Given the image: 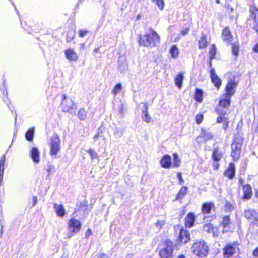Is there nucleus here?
<instances>
[{
    "label": "nucleus",
    "mask_w": 258,
    "mask_h": 258,
    "mask_svg": "<svg viewBox=\"0 0 258 258\" xmlns=\"http://www.w3.org/2000/svg\"><path fill=\"white\" fill-rule=\"evenodd\" d=\"M160 38L158 34L154 30L151 29L149 33L139 36V44L146 47H152L158 45Z\"/></svg>",
    "instance_id": "f257e3e1"
},
{
    "label": "nucleus",
    "mask_w": 258,
    "mask_h": 258,
    "mask_svg": "<svg viewBox=\"0 0 258 258\" xmlns=\"http://www.w3.org/2000/svg\"><path fill=\"white\" fill-rule=\"evenodd\" d=\"M208 247L204 241L196 242L192 246V251L198 256H205L208 253Z\"/></svg>",
    "instance_id": "f03ea898"
},
{
    "label": "nucleus",
    "mask_w": 258,
    "mask_h": 258,
    "mask_svg": "<svg viewBox=\"0 0 258 258\" xmlns=\"http://www.w3.org/2000/svg\"><path fill=\"white\" fill-rule=\"evenodd\" d=\"M174 248L173 243L170 240H167L159 252L160 258H172Z\"/></svg>",
    "instance_id": "7ed1b4c3"
},
{
    "label": "nucleus",
    "mask_w": 258,
    "mask_h": 258,
    "mask_svg": "<svg viewBox=\"0 0 258 258\" xmlns=\"http://www.w3.org/2000/svg\"><path fill=\"white\" fill-rule=\"evenodd\" d=\"M81 222L74 218H71L68 223V228L69 231L68 237L71 238L74 234L79 232L81 228Z\"/></svg>",
    "instance_id": "20e7f679"
},
{
    "label": "nucleus",
    "mask_w": 258,
    "mask_h": 258,
    "mask_svg": "<svg viewBox=\"0 0 258 258\" xmlns=\"http://www.w3.org/2000/svg\"><path fill=\"white\" fill-rule=\"evenodd\" d=\"M63 99L61 104V109L63 112H70L75 111V106L72 99L66 95H63Z\"/></svg>",
    "instance_id": "39448f33"
},
{
    "label": "nucleus",
    "mask_w": 258,
    "mask_h": 258,
    "mask_svg": "<svg viewBox=\"0 0 258 258\" xmlns=\"http://www.w3.org/2000/svg\"><path fill=\"white\" fill-rule=\"evenodd\" d=\"M50 154L56 155L60 150V139L57 135L51 137L50 142Z\"/></svg>",
    "instance_id": "423d86ee"
},
{
    "label": "nucleus",
    "mask_w": 258,
    "mask_h": 258,
    "mask_svg": "<svg viewBox=\"0 0 258 258\" xmlns=\"http://www.w3.org/2000/svg\"><path fill=\"white\" fill-rule=\"evenodd\" d=\"M239 250L236 243L227 244L223 249L224 258H230Z\"/></svg>",
    "instance_id": "0eeeda50"
},
{
    "label": "nucleus",
    "mask_w": 258,
    "mask_h": 258,
    "mask_svg": "<svg viewBox=\"0 0 258 258\" xmlns=\"http://www.w3.org/2000/svg\"><path fill=\"white\" fill-rule=\"evenodd\" d=\"M231 156L234 160L238 159L241 153V145L234 141L231 145Z\"/></svg>",
    "instance_id": "6e6552de"
},
{
    "label": "nucleus",
    "mask_w": 258,
    "mask_h": 258,
    "mask_svg": "<svg viewBox=\"0 0 258 258\" xmlns=\"http://www.w3.org/2000/svg\"><path fill=\"white\" fill-rule=\"evenodd\" d=\"M236 86L237 83L235 82L232 80L229 81L226 86L224 95L231 97L234 94Z\"/></svg>",
    "instance_id": "1a4fd4ad"
},
{
    "label": "nucleus",
    "mask_w": 258,
    "mask_h": 258,
    "mask_svg": "<svg viewBox=\"0 0 258 258\" xmlns=\"http://www.w3.org/2000/svg\"><path fill=\"white\" fill-rule=\"evenodd\" d=\"M210 74L212 82L214 84L215 87L219 89L221 85V80L216 74L214 68L211 69Z\"/></svg>",
    "instance_id": "9d476101"
},
{
    "label": "nucleus",
    "mask_w": 258,
    "mask_h": 258,
    "mask_svg": "<svg viewBox=\"0 0 258 258\" xmlns=\"http://www.w3.org/2000/svg\"><path fill=\"white\" fill-rule=\"evenodd\" d=\"M190 239L189 232L185 229H181L179 232L178 241L184 244L187 243Z\"/></svg>",
    "instance_id": "9b49d317"
},
{
    "label": "nucleus",
    "mask_w": 258,
    "mask_h": 258,
    "mask_svg": "<svg viewBox=\"0 0 258 258\" xmlns=\"http://www.w3.org/2000/svg\"><path fill=\"white\" fill-rule=\"evenodd\" d=\"M66 58L71 61H76L78 59V55L76 52L71 48L67 49L64 51Z\"/></svg>",
    "instance_id": "f8f14e48"
},
{
    "label": "nucleus",
    "mask_w": 258,
    "mask_h": 258,
    "mask_svg": "<svg viewBox=\"0 0 258 258\" xmlns=\"http://www.w3.org/2000/svg\"><path fill=\"white\" fill-rule=\"evenodd\" d=\"M160 163L162 167L169 168L172 164L171 158L169 155H165L161 158Z\"/></svg>",
    "instance_id": "ddd939ff"
},
{
    "label": "nucleus",
    "mask_w": 258,
    "mask_h": 258,
    "mask_svg": "<svg viewBox=\"0 0 258 258\" xmlns=\"http://www.w3.org/2000/svg\"><path fill=\"white\" fill-rule=\"evenodd\" d=\"M30 156L33 161L36 163H38L40 161V152L38 149L36 147H33L30 153Z\"/></svg>",
    "instance_id": "4468645a"
},
{
    "label": "nucleus",
    "mask_w": 258,
    "mask_h": 258,
    "mask_svg": "<svg viewBox=\"0 0 258 258\" xmlns=\"http://www.w3.org/2000/svg\"><path fill=\"white\" fill-rule=\"evenodd\" d=\"M222 37L225 42L227 43L228 44H231L232 37L228 27L225 28L223 30Z\"/></svg>",
    "instance_id": "2eb2a0df"
},
{
    "label": "nucleus",
    "mask_w": 258,
    "mask_h": 258,
    "mask_svg": "<svg viewBox=\"0 0 258 258\" xmlns=\"http://www.w3.org/2000/svg\"><path fill=\"white\" fill-rule=\"evenodd\" d=\"M235 174V165L233 163H230L228 168L226 169L224 172L225 176L227 177L229 179H232L234 176Z\"/></svg>",
    "instance_id": "dca6fc26"
},
{
    "label": "nucleus",
    "mask_w": 258,
    "mask_h": 258,
    "mask_svg": "<svg viewBox=\"0 0 258 258\" xmlns=\"http://www.w3.org/2000/svg\"><path fill=\"white\" fill-rule=\"evenodd\" d=\"M221 99L219 101V104L220 106L224 108H227L229 106L230 103V97L226 96L223 95L220 97Z\"/></svg>",
    "instance_id": "f3484780"
},
{
    "label": "nucleus",
    "mask_w": 258,
    "mask_h": 258,
    "mask_svg": "<svg viewBox=\"0 0 258 258\" xmlns=\"http://www.w3.org/2000/svg\"><path fill=\"white\" fill-rule=\"evenodd\" d=\"M54 209L58 216L62 217L66 214V211L64 207L61 204H54Z\"/></svg>",
    "instance_id": "a211bd4d"
},
{
    "label": "nucleus",
    "mask_w": 258,
    "mask_h": 258,
    "mask_svg": "<svg viewBox=\"0 0 258 258\" xmlns=\"http://www.w3.org/2000/svg\"><path fill=\"white\" fill-rule=\"evenodd\" d=\"M195 216L193 213H189L185 219V224L187 227H191L194 225Z\"/></svg>",
    "instance_id": "6ab92c4d"
},
{
    "label": "nucleus",
    "mask_w": 258,
    "mask_h": 258,
    "mask_svg": "<svg viewBox=\"0 0 258 258\" xmlns=\"http://www.w3.org/2000/svg\"><path fill=\"white\" fill-rule=\"evenodd\" d=\"M214 207V205L212 202L204 203L202 205V212L204 214L210 213L212 209Z\"/></svg>",
    "instance_id": "aec40b11"
},
{
    "label": "nucleus",
    "mask_w": 258,
    "mask_h": 258,
    "mask_svg": "<svg viewBox=\"0 0 258 258\" xmlns=\"http://www.w3.org/2000/svg\"><path fill=\"white\" fill-rule=\"evenodd\" d=\"M203 230L209 233H213L214 236H216L215 232L217 231V229L216 228H214L213 225L210 223L205 224L203 226Z\"/></svg>",
    "instance_id": "412c9836"
},
{
    "label": "nucleus",
    "mask_w": 258,
    "mask_h": 258,
    "mask_svg": "<svg viewBox=\"0 0 258 258\" xmlns=\"http://www.w3.org/2000/svg\"><path fill=\"white\" fill-rule=\"evenodd\" d=\"M207 44L206 35L203 33L198 42L199 48L202 49L206 48L207 46Z\"/></svg>",
    "instance_id": "4be33fe9"
},
{
    "label": "nucleus",
    "mask_w": 258,
    "mask_h": 258,
    "mask_svg": "<svg viewBox=\"0 0 258 258\" xmlns=\"http://www.w3.org/2000/svg\"><path fill=\"white\" fill-rule=\"evenodd\" d=\"M201 137L204 138V140H207L212 139L213 138V135L208 130L202 129L200 136L198 137L197 139H198Z\"/></svg>",
    "instance_id": "5701e85b"
},
{
    "label": "nucleus",
    "mask_w": 258,
    "mask_h": 258,
    "mask_svg": "<svg viewBox=\"0 0 258 258\" xmlns=\"http://www.w3.org/2000/svg\"><path fill=\"white\" fill-rule=\"evenodd\" d=\"M243 190L244 192L243 198L246 199H250L252 195L251 187L249 185H246L243 187Z\"/></svg>",
    "instance_id": "b1692460"
},
{
    "label": "nucleus",
    "mask_w": 258,
    "mask_h": 258,
    "mask_svg": "<svg viewBox=\"0 0 258 258\" xmlns=\"http://www.w3.org/2000/svg\"><path fill=\"white\" fill-rule=\"evenodd\" d=\"M225 114H222L220 116H219L217 118V121L218 123H223V127L224 129H226L228 125L229 121L228 119L224 116Z\"/></svg>",
    "instance_id": "393cba45"
},
{
    "label": "nucleus",
    "mask_w": 258,
    "mask_h": 258,
    "mask_svg": "<svg viewBox=\"0 0 258 258\" xmlns=\"http://www.w3.org/2000/svg\"><path fill=\"white\" fill-rule=\"evenodd\" d=\"M203 92L201 89L197 88L195 93V99L197 102H201L203 100Z\"/></svg>",
    "instance_id": "a878e982"
},
{
    "label": "nucleus",
    "mask_w": 258,
    "mask_h": 258,
    "mask_svg": "<svg viewBox=\"0 0 258 258\" xmlns=\"http://www.w3.org/2000/svg\"><path fill=\"white\" fill-rule=\"evenodd\" d=\"M244 216L247 219H253L256 217V212L253 210H247L245 211Z\"/></svg>",
    "instance_id": "bb28decb"
},
{
    "label": "nucleus",
    "mask_w": 258,
    "mask_h": 258,
    "mask_svg": "<svg viewBox=\"0 0 258 258\" xmlns=\"http://www.w3.org/2000/svg\"><path fill=\"white\" fill-rule=\"evenodd\" d=\"M188 188L186 186H183L180 190L178 194L176 195V200H179L183 198L184 196L187 194Z\"/></svg>",
    "instance_id": "cd10ccee"
},
{
    "label": "nucleus",
    "mask_w": 258,
    "mask_h": 258,
    "mask_svg": "<svg viewBox=\"0 0 258 258\" xmlns=\"http://www.w3.org/2000/svg\"><path fill=\"white\" fill-rule=\"evenodd\" d=\"M183 78V74L180 73L175 78V84L179 88H181L182 87Z\"/></svg>",
    "instance_id": "c85d7f7f"
},
{
    "label": "nucleus",
    "mask_w": 258,
    "mask_h": 258,
    "mask_svg": "<svg viewBox=\"0 0 258 258\" xmlns=\"http://www.w3.org/2000/svg\"><path fill=\"white\" fill-rule=\"evenodd\" d=\"M170 53L173 58H177L179 54V50L176 45H173L171 47Z\"/></svg>",
    "instance_id": "c756f323"
},
{
    "label": "nucleus",
    "mask_w": 258,
    "mask_h": 258,
    "mask_svg": "<svg viewBox=\"0 0 258 258\" xmlns=\"http://www.w3.org/2000/svg\"><path fill=\"white\" fill-rule=\"evenodd\" d=\"M141 118L144 122L147 123H150L154 120V118L150 114H142Z\"/></svg>",
    "instance_id": "7c9ffc66"
},
{
    "label": "nucleus",
    "mask_w": 258,
    "mask_h": 258,
    "mask_svg": "<svg viewBox=\"0 0 258 258\" xmlns=\"http://www.w3.org/2000/svg\"><path fill=\"white\" fill-rule=\"evenodd\" d=\"M222 154L219 152L217 149H214L212 157L215 161L217 162L220 160L222 158Z\"/></svg>",
    "instance_id": "2f4dec72"
},
{
    "label": "nucleus",
    "mask_w": 258,
    "mask_h": 258,
    "mask_svg": "<svg viewBox=\"0 0 258 258\" xmlns=\"http://www.w3.org/2000/svg\"><path fill=\"white\" fill-rule=\"evenodd\" d=\"M86 152L89 154L91 160L94 159H98V155L97 153L93 149L89 148Z\"/></svg>",
    "instance_id": "473e14b6"
},
{
    "label": "nucleus",
    "mask_w": 258,
    "mask_h": 258,
    "mask_svg": "<svg viewBox=\"0 0 258 258\" xmlns=\"http://www.w3.org/2000/svg\"><path fill=\"white\" fill-rule=\"evenodd\" d=\"M34 129L33 128L28 130L25 134V137L28 141H32L33 138Z\"/></svg>",
    "instance_id": "72a5a7b5"
},
{
    "label": "nucleus",
    "mask_w": 258,
    "mask_h": 258,
    "mask_svg": "<svg viewBox=\"0 0 258 258\" xmlns=\"http://www.w3.org/2000/svg\"><path fill=\"white\" fill-rule=\"evenodd\" d=\"M173 166L175 167H178L181 163L180 160L179 159L177 153L173 154Z\"/></svg>",
    "instance_id": "f704fd0d"
},
{
    "label": "nucleus",
    "mask_w": 258,
    "mask_h": 258,
    "mask_svg": "<svg viewBox=\"0 0 258 258\" xmlns=\"http://www.w3.org/2000/svg\"><path fill=\"white\" fill-rule=\"evenodd\" d=\"M216 53V48L214 44L211 46V48L209 51L210 59V60L214 59L215 57V54Z\"/></svg>",
    "instance_id": "c9c22d12"
},
{
    "label": "nucleus",
    "mask_w": 258,
    "mask_h": 258,
    "mask_svg": "<svg viewBox=\"0 0 258 258\" xmlns=\"http://www.w3.org/2000/svg\"><path fill=\"white\" fill-rule=\"evenodd\" d=\"M138 109L142 111V113H148V106L146 103H141L138 106Z\"/></svg>",
    "instance_id": "e433bc0d"
},
{
    "label": "nucleus",
    "mask_w": 258,
    "mask_h": 258,
    "mask_svg": "<svg viewBox=\"0 0 258 258\" xmlns=\"http://www.w3.org/2000/svg\"><path fill=\"white\" fill-rule=\"evenodd\" d=\"M122 89L121 84L120 83L117 84L114 87V89L112 91V93L113 94L114 96H116V94L119 93Z\"/></svg>",
    "instance_id": "4c0bfd02"
},
{
    "label": "nucleus",
    "mask_w": 258,
    "mask_h": 258,
    "mask_svg": "<svg viewBox=\"0 0 258 258\" xmlns=\"http://www.w3.org/2000/svg\"><path fill=\"white\" fill-rule=\"evenodd\" d=\"M75 36V32L74 31H69L67 33L66 41L68 42H71L74 38Z\"/></svg>",
    "instance_id": "58836bf2"
},
{
    "label": "nucleus",
    "mask_w": 258,
    "mask_h": 258,
    "mask_svg": "<svg viewBox=\"0 0 258 258\" xmlns=\"http://www.w3.org/2000/svg\"><path fill=\"white\" fill-rule=\"evenodd\" d=\"M250 12L252 15V17L254 19H256V15L258 14V10L254 6H252L250 8Z\"/></svg>",
    "instance_id": "ea45409f"
},
{
    "label": "nucleus",
    "mask_w": 258,
    "mask_h": 258,
    "mask_svg": "<svg viewBox=\"0 0 258 258\" xmlns=\"http://www.w3.org/2000/svg\"><path fill=\"white\" fill-rule=\"evenodd\" d=\"M230 224V219L228 216H225L223 218L221 224L224 227L227 226Z\"/></svg>",
    "instance_id": "a19ab883"
},
{
    "label": "nucleus",
    "mask_w": 258,
    "mask_h": 258,
    "mask_svg": "<svg viewBox=\"0 0 258 258\" xmlns=\"http://www.w3.org/2000/svg\"><path fill=\"white\" fill-rule=\"evenodd\" d=\"M114 136L118 138H120L122 136L123 134V132L122 130L121 129H119V128H116L115 130L114 131Z\"/></svg>",
    "instance_id": "79ce46f5"
},
{
    "label": "nucleus",
    "mask_w": 258,
    "mask_h": 258,
    "mask_svg": "<svg viewBox=\"0 0 258 258\" xmlns=\"http://www.w3.org/2000/svg\"><path fill=\"white\" fill-rule=\"evenodd\" d=\"M155 2H156V5L161 10L164 9V2L163 0H156Z\"/></svg>",
    "instance_id": "37998d69"
},
{
    "label": "nucleus",
    "mask_w": 258,
    "mask_h": 258,
    "mask_svg": "<svg viewBox=\"0 0 258 258\" xmlns=\"http://www.w3.org/2000/svg\"><path fill=\"white\" fill-rule=\"evenodd\" d=\"M165 224V220H158L156 224V226L158 229H161Z\"/></svg>",
    "instance_id": "c03bdc74"
},
{
    "label": "nucleus",
    "mask_w": 258,
    "mask_h": 258,
    "mask_svg": "<svg viewBox=\"0 0 258 258\" xmlns=\"http://www.w3.org/2000/svg\"><path fill=\"white\" fill-rule=\"evenodd\" d=\"M203 120V116L202 114H197L196 116V121L197 124L201 123Z\"/></svg>",
    "instance_id": "a18cd8bd"
},
{
    "label": "nucleus",
    "mask_w": 258,
    "mask_h": 258,
    "mask_svg": "<svg viewBox=\"0 0 258 258\" xmlns=\"http://www.w3.org/2000/svg\"><path fill=\"white\" fill-rule=\"evenodd\" d=\"M232 54L237 56L238 55L239 48L238 46L235 45H233L232 46Z\"/></svg>",
    "instance_id": "49530a36"
},
{
    "label": "nucleus",
    "mask_w": 258,
    "mask_h": 258,
    "mask_svg": "<svg viewBox=\"0 0 258 258\" xmlns=\"http://www.w3.org/2000/svg\"><path fill=\"white\" fill-rule=\"evenodd\" d=\"M88 31L85 29L80 30L79 31V35L80 37H84L87 33Z\"/></svg>",
    "instance_id": "de8ad7c7"
},
{
    "label": "nucleus",
    "mask_w": 258,
    "mask_h": 258,
    "mask_svg": "<svg viewBox=\"0 0 258 258\" xmlns=\"http://www.w3.org/2000/svg\"><path fill=\"white\" fill-rule=\"evenodd\" d=\"M189 29L188 28H185L182 29L181 33L182 35H186L189 32Z\"/></svg>",
    "instance_id": "09e8293b"
},
{
    "label": "nucleus",
    "mask_w": 258,
    "mask_h": 258,
    "mask_svg": "<svg viewBox=\"0 0 258 258\" xmlns=\"http://www.w3.org/2000/svg\"><path fill=\"white\" fill-rule=\"evenodd\" d=\"M177 176H178V178L179 179L180 184L182 185L183 183L184 180H183V179L182 178L181 173L178 172L177 173Z\"/></svg>",
    "instance_id": "8fccbe9b"
},
{
    "label": "nucleus",
    "mask_w": 258,
    "mask_h": 258,
    "mask_svg": "<svg viewBox=\"0 0 258 258\" xmlns=\"http://www.w3.org/2000/svg\"><path fill=\"white\" fill-rule=\"evenodd\" d=\"M77 116H78V117L80 120H84L86 117V114H77Z\"/></svg>",
    "instance_id": "3c124183"
},
{
    "label": "nucleus",
    "mask_w": 258,
    "mask_h": 258,
    "mask_svg": "<svg viewBox=\"0 0 258 258\" xmlns=\"http://www.w3.org/2000/svg\"><path fill=\"white\" fill-rule=\"evenodd\" d=\"M92 234V231L90 229H88L85 234V237L88 238Z\"/></svg>",
    "instance_id": "603ef678"
},
{
    "label": "nucleus",
    "mask_w": 258,
    "mask_h": 258,
    "mask_svg": "<svg viewBox=\"0 0 258 258\" xmlns=\"http://www.w3.org/2000/svg\"><path fill=\"white\" fill-rule=\"evenodd\" d=\"M33 200V206H34L37 203V198L36 196H33L32 198Z\"/></svg>",
    "instance_id": "864d4df0"
},
{
    "label": "nucleus",
    "mask_w": 258,
    "mask_h": 258,
    "mask_svg": "<svg viewBox=\"0 0 258 258\" xmlns=\"http://www.w3.org/2000/svg\"><path fill=\"white\" fill-rule=\"evenodd\" d=\"M253 255L255 257H258V247L253 250Z\"/></svg>",
    "instance_id": "5fc2aeb1"
},
{
    "label": "nucleus",
    "mask_w": 258,
    "mask_h": 258,
    "mask_svg": "<svg viewBox=\"0 0 258 258\" xmlns=\"http://www.w3.org/2000/svg\"><path fill=\"white\" fill-rule=\"evenodd\" d=\"M213 168L215 170H217L219 168V164L217 162H214L213 164Z\"/></svg>",
    "instance_id": "6e6d98bb"
},
{
    "label": "nucleus",
    "mask_w": 258,
    "mask_h": 258,
    "mask_svg": "<svg viewBox=\"0 0 258 258\" xmlns=\"http://www.w3.org/2000/svg\"><path fill=\"white\" fill-rule=\"evenodd\" d=\"M98 258H108V257L104 253H100L98 255Z\"/></svg>",
    "instance_id": "4d7b16f0"
},
{
    "label": "nucleus",
    "mask_w": 258,
    "mask_h": 258,
    "mask_svg": "<svg viewBox=\"0 0 258 258\" xmlns=\"http://www.w3.org/2000/svg\"><path fill=\"white\" fill-rule=\"evenodd\" d=\"M99 135V133H97L96 135H94V136L93 137V139L94 141H96L97 140Z\"/></svg>",
    "instance_id": "13d9d810"
},
{
    "label": "nucleus",
    "mask_w": 258,
    "mask_h": 258,
    "mask_svg": "<svg viewBox=\"0 0 258 258\" xmlns=\"http://www.w3.org/2000/svg\"><path fill=\"white\" fill-rule=\"evenodd\" d=\"M257 32L258 33V29H256ZM254 50L255 52H258V43L256 44V46L254 47Z\"/></svg>",
    "instance_id": "bf43d9fd"
},
{
    "label": "nucleus",
    "mask_w": 258,
    "mask_h": 258,
    "mask_svg": "<svg viewBox=\"0 0 258 258\" xmlns=\"http://www.w3.org/2000/svg\"><path fill=\"white\" fill-rule=\"evenodd\" d=\"M99 51V48H96L94 50V52H95V53H97Z\"/></svg>",
    "instance_id": "052dcab7"
},
{
    "label": "nucleus",
    "mask_w": 258,
    "mask_h": 258,
    "mask_svg": "<svg viewBox=\"0 0 258 258\" xmlns=\"http://www.w3.org/2000/svg\"><path fill=\"white\" fill-rule=\"evenodd\" d=\"M177 258H185V257L183 255H180Z\"/></svg>",
    "instance_id": "680f3d73"
},
{
    "label": "nucleus",
    "mask_w": 258,
    "mask_h": 258,
    "mask_svg": "<svg viewBox=\"0 0 258 258\" xmlns=\"http://www.w3.org/2000/svg\"><path fill=\"white\" fill-rule=\"evenodd\" d=\"M255 196L258 198V189L256 190Z\"/></svg>",
    "instance_id": "e2e57ef3"
},
{
    "label": "nucleus",
    "mask_w": 258,
    "mask_h": 258,
    "mask_svg": "<svg viewBox=\"0 0 258 258\" xmlns=\"http://www.w3.org/2000/svg\"><path fill=\"white\" fill-rule=\"evenodd\" d=\"M140 18H141L140 15H138V16H137L136 19L139 20L140 19Z\"/></svg>",
    "instance_id": "0e129e2a"
},
{
    "label": "nucleus",
    "mask_w": 258,
    "mask_h": 258,
    "mask_svg": "<svg viewBox=\"0 0 258 258\" xmlns=\"http://www.w3.org/2000/svg\"><path fill=\"white\" fill-rule=\"evenodd\" d=\"M84 111V110L83 109H81L79 110V113H82V112Z\"/></svg>",
    "instance_id": "69168bd1"
},
{
    "label": "nucleus",
    "mask_w": 258,
    "mask_h": 258,
    "mask_svg": "<svg viewBox=\"0 0 258 258\" xmlns=\"http://www.w3.org/2000/svg\"><path fill=\"white\" fill-rule=\"evenodd\" d=\"M216 2L217 4H219L220 3V0H216Z\"/></svg>",
    "instance_id": "338daca9"
},
{
    "label": "nucleus",
    "mask_w": 258,
    "mask_h": 258,
    "mask_svg": "<svg viewBox=\"0 0 258 258\" xmlns=\"http://www.w3.org/2000/svg\"><path fill=\"white\" fill-rule=\"evenodd\" d=\"M212 65L211 61H210L209 62V66L211 67Z\"/></svg>",
    "instance_id": "774afa93"
}]
</instances>
